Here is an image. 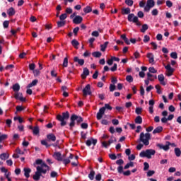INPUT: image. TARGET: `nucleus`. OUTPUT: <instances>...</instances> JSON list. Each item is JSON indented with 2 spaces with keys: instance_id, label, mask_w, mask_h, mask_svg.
Masks as SVG:
<instances>
[{
  "instance_id": "obj_37",
  "label": "nucleus",
  "mask_w": 181,
  "mask_h": 181,
  "mask_svg": "<svg viewBox=\"0 0 181 181\" xmlns=\"http://www.w3.org/2000/svg\"><path fill=\"white\" fill-rule=\"evenodd\" d=\"M129 168H134V162L130 161L124 167V169H129Z\"/></svg>"
},
{
  "instance_id": "obj_1",
  "label": "nucleus",
  "mask_w": 181,
  "mask_h": 181,
  "mask_svg": "<svg viewBox=\"0 0 181 181\" xmlns=\"http://www.w3.org/2000/svg\"><path fill=\"white\" fill-rule=\"evenodd\" d=\"M147 133L141 132L139 136V142H142L145 146H148L149 145V141H151V134L149 132H152L153 131V127L150 126L146 129Z\"/></svg>"
},
{
  "instance_id": "obj_21",
  "label": "nucleus",
  "mask_w": 181,
  "mask_h": 181,
  "mask_svg": "<svg viewBox=\"0 0 181 181\" xmlns=\"http://www.w3.org/2000/svg\"><path fill=\"white\" fill-rule=\"evenodd\" d=\"M122 15H131V8L129 7L122 8Z\"/></svg>"
},
{
  "instance_id": "obj_30",
  "label": "nucleus",
  "mask_w": 181,
  "mask_h": 181,
  "mask_svg": "<svg viewBox=\"0 0 181 181\" xmlns=\"http://www.w3.org/2000/svg\"><path fill=\"white\" fill-rule=\"evenodd\" d=\"M94 176H95V171L92 170L88 175L90 180H94Z\"/></svg>"
},
{
  "instance_id": "obj_19",
  "label": "nucleus",
  "mask_w": 181,
  "mask_h": 181,
  "mask_svg": "<svg viewBox=\"0 0 181 181\" xmlns=\"http://www.w3.org/2000/svg\"><path fill=\"white\" fill-rule=\"evenodd\" d=\"M158 81H160L162 86H166V82L165 81V76L163 74H160L158 76Z\"/></svg>"
},
{
  "instance_id": "obj_7",
  "label": "nucleus",
  "mask_w": 181,
  "mask_h": 181,
  "mask_svg": "<svg viewBox=\"0 0 181 181\" xmlns=\"http://www.w3.org/2000/svg\"><path fill=\"white\" fill-rule=\"evenodd\" d=\"M83 97L91 95V86L90 84L86 85V87L83 89Z\"/></svg>"
},
{
  "instance_id": "obj_59",
  "label": "nucleus",
  "mask_w": 181,
  "mask_h": 181,
  "mask_svg": "<svg viewBox=\"0 0 181 181\" xmlns=\"http://www.w3.org/2000/svg\"><path fill=\"white\" fill-rule=\"evenodd\" d=\"M149 40H151L149 35H145L144 38V43H147V42H149Z\"/></svg>"
},
{
  "instance_id": "obj_38",
  "label": "nucleus",
  "mask_w": 181,
  "mask_h": 181,
  "mask_svg": "<svg viewBox=\"0 0 181 181\" xmlns=\"http://www.w3.org/2000/svg\"><path fill=\"white\" fill-rule=\"evenodd\" d=\"M175 156L179 158L181 155V151H180V148H175Z\"/></svg>"
},
{
  "instance_id": "obj_45",
  "label": "nucleus",
  "mask_w": 181,
  "mask_h": 181,
  "mask_svg": "<svg viewBox=\"0 0 181 181\" xmlns=\"http://www.w3.org/2000/svg\"><path fill=\"white\" fill-rule=\"evenodd\" d=\"M60 21H64L65 19H67V13H63L61 16H59Z\"/></svg>"
},
{
  "instance_id": "obj_50",
  "label": "nucleus",
  "mask_w": 181,
  "mask_h": 181,
  "mask_svg": "<svg viewBox=\"0 0 181 181\" xmlns=\"http://www.w3.org/2000/svg\"><path fill=\"white\" fill-rule=\"evenodd\" d=\"M8 138V135L7 134H2L0 136V144L1 142H2V141H5V139H6Z\"/></svg>"
},
{
  "instance_id": "obj_24",
  "label": "nucleus",
  "mask_w": 181,
  "mask_h": 181,
  "mask_svg": "<svg viewBox=\"0 0 181 181\" xmlns=\"http://www.w3.org/2000/svg\"><path fill=\"white\" fill-rule=\"evenodd\" d=\"M16 11H15V8H13V7H11L10 8H8L7 10V14L8 15V16H13V15H15Z\"/></svg>"
},
{
  "instance_id": "obj_55",
  "label": "nucleus",
  "mask_w": 181,
  "mask_h": 181,
  "mask_svg": "<svg viewBox=\"0 0 181 181\" xmlns=\"http://www.w3.org/2000/svg\"><path fill=\"white\" fill-rule=\"evenodd\" d=\"M117 69H118V65L117 64H114L113 66L110 68L111 71H117Z\"/></svg>"
},
{
  "instance_id": "obj_62",
  "label": "nucleus",
  "mask_w": 181,
  "mask_h": 181,
  "mask_svg": "<svg viewBox=\"0 0 181 181\" xmlns=\"http://www.w3.org/2000/svg\"><path fill=\"white\" fill-rule=\"evenodd\" d=\"M51 76L52 77H57V72L54 71V69L51 71Z\"/></svg>"
},
{
  "instance_id": "obj_6",
  "label": "nucleus",
  "mask_w": 181,
  "mask_h": 181,
  "mask_svg": "<svg viewBox=\"0 0 181 181\" xmlns=\"http://www.w3.org/2000/svg\"><path fill=\"white\" fill-rule=\"evenodd\" d=\"M127 21L129 22H133V23H136V26H141L142 24L139 22V19L138 16H135L134 13L129 14L127 16Z\"/></svg>"
},
{
  "instance_id": "obj_8",
  "label": "nucleus",
  "mask_w": 181,
  "mask_h": 181,
  "mask_svg": "<svg viewBox=\"0 0 181 181\" xmlns=\"http://www.w3.org/2000/svg\"><path fill=\"white\" fill-rule=\"evenodd\" d=\"M14 98L16 100H20L22 103H25V101H26V98H23L22 93L19 92H15Z\"/></svg>"
},
{
  "instance_id": "obj_40",
  "label": "nucleus",
  "mask_w": 181,
  "mask_h": 181,
  "mask_svg": "<svg viewBox=\"0 0 181 181\" xmlns=\"http://www.w3.org/2000/svg\"><path fill=\"white\" fill-rule=\"evenodd\" d=\"M91 11H93V9L90 7V6H87L83 8V12H85V13H90Z\"/></svg>"
},
{
  "instance_id": "obj_52",
  "label": "nucleus",
  "mask_w": 181,
  "mask_h": 181,
  "mask_svg": "<svg viewBox=\"0 0 181 181\" xmlns=\"http://www.w3.org/2000/svg\"><path fill=\"white\" fill-rule=\"evenodd\" d=\"M109 88H110V91L112 93L113 91H115L116 86L114 84H110Z\"/></svg>"
},
{
  "instance_id": "obj_57",
  "label": "nucleus",
  "mask_w": 181,
  "mask_h": 181,
  "mask_svg": "<svg viewBox=\"0 0 181 181\" xmlns=\"http://www.w3.org/2000/svg\"><path fill=\"white\" fill-rule=\"evenodd\" d=\"M6 125H7L8 127H10L11 125H12V119H7L6 120Z\"/></svg>"
},
{
  "instance_id": "obj_18",
  "label": "nucleus",
  "mask_w": 181,
  "mask_h": 181,
  "mask_svg": "<svg viewBox=\"0 0 181 181\" xmlns=\"http://www.w3.org/2000/svg\"><path fill=\"white\" fill-rule=\"evenodd\" d=\"M74 62L75 63H78L79 66H83L84 65V59H79L78 57H75L74 58Z\"/></svg>"
},
{
  "instance_id": "obj_11",
  "label": "nucleus",
  "mask_w": 181,
  "mask_h": 181,
  "mask_svg": "<svg viewBox=\"0 0 181 181\" xmlns=\"http://www.w3.org/2000/svg\"><path fill=\"white\" fill-rule=\"evenodd\" d=\"M165 69H166V70L168 71L166 76H168V77H170V76H173V72L175 71V69L172 68V66H170V64H167L165 66Z\"/></svg>"
},
{
  "instance_id": "obj_15",
  "label": "nucleus",
  "mask_w": 181,
  "mask_h": 181,
  "mask_svg": "<svg viewBox=\"0 0 181 181\" xmlns=\"http://www.w3.org/2000/svg\"><path fill=\"white\" fill-rule=\"evenodd\" d=\"M81 22H83V17L81 16H76L73 19V23H75V25H80Z\"/></svg>"
},
{
  "instance_id": "obj_63",
  "label": "nucleus",
  "mask_w": 181,
  "mask_h": 181,
  "mask_svg": "<svg viewBox=\"0 0 181 181\" xmlns=\"http://www.w3.org/2000/svg\"><path fill=\"white\" fill-rule=\"evenodd\" d=\"M57 172L56 171H52L50 174L51 177H57Z\"/></svg>"
},
{
  "instance_id": "obj_3",
  "label": "nucleus",
  "mask_w": 181,
  "mask_h": 181,
  "mask_svg": "<svg viewBox=\"0 0 181 181\" xmlns=\"http://www.w3.org/2000/svg\"><path fill=\"white\" fill-rule=\"evenodd\" d=\"M37 170L35 173V175L33 176V180H40V177H45L43 175L47 173V170L42 168V167L37 166L36 168Z\"/></svg>"
},
{
  "instance_id": "obj_22",
  "label": "nucleus",
  "mask_w": 181,
  "mask_h": 181,
  "mask_svg": "<svg viewBox=\"0 0 181 181\" xmlns=\"http://www.w3.org/2000/svg\"><path fill=\"white\" fill-rule=\"evenodd\" d=\"M37 83H39V81L37 79L33 80L30 83H29L27 86V88H30L32 87H35V86L37 85Z\"/></svg>"
},
{
  "instance_id": "obj_54",
  "label": "nucleus",
  "mask_w": 181,
  "mask_h": 181,
  "mask_svg": "<svg viewBox=\"0 0 181 181\" xmlns=\"http://www.w3.org/2000/svg\"><path fill=\"white\" fill-rule=\"evenodd\" d=\"M148 71H149V73H153V74L158 73V71L156 69H155L154 67L148 68Z\"/></svg>"
},
{
  "instance_id": "obj_53",
  "label": "nucleus",
  "mask_w": 181,
  "mask_h": 181,
  "mask_svg": "<svg viewBox=\"0 0 181 181\" xmlns=\"http://www.w3.org/2000/svg\"><path fill=\"white\" fill-rule=\"evenodd\" d=\"M35 69H36V65L35 64H29V69L34 71Z\"/></svg>"
},
{
  "instance_id": "obj_36",
  "label": "nucleus",
  "mask_w": 181,
  "mask_h": 181,
  "mask_svg": "<svg viewBox=\"0 0 181 181\" xmlns=\"http://www.w3.org/2000/svg\"><path fill=\"white\" fill-rule=\"evenodd\" d=\"M41 145H43L46 148H50V146H52V144H48L47 141L46 140H42Z\"/></svg>"
},
{
  "instance_id": "obj_33",
  "label": "nucleus",
  "mask_w": 181,
  "mask_h": 181,
  "mask_svg": "<svg viewBox=\"0 0 181 181\" xmlns=\"http://www.w3.org/2000/svg\"><path fill=\"white\" fill-rule=\"evenodd\" d=\"M146 5L151 8H153V6H155V1L154 0H147Z\"/></svg>"
},
{
  "instance_id": "obj_9",
  "label": "nucleus",
  "mask_w": 181,
  "mask_h": 181,
  "mask_svg": "<svg viewBox=\"0 0 181 181\" xmlns=\"http://www.w3.org/2000/svg\"><path fill=\"white\" fill-rule=\"evenodd\" d=\"M52 156L56 159V160H58V162H62L63 160V158H66V156H62V153L60 152L54 153Z\"/></svg>"
},
{
  "instance_id": "obj_27",
  "label": "nucleus",
  "mask_w": 181,
  "mask_h": 181,
  "mask_svg": "<svg viewBox=\"0 0 181 181\" xmlns=\"http://www.w3.org/2000/svg\"><path fill=\"white\" fill-rule=\"evenodd\" d=\"M148 29H149V26L148 25V24H144L141 26V29L140 30V31L141 32V33H145V32H146Z\"/></svg>"
},
{
  "instance_id": "obj_49",
  "label": "nucleus",
  "mask_w": 181,
  "mask_h": 181,
  "mask_svg": "<svg viewBox=\"0 0 181 181\" xmlns=\"http://www.w3.org/2000/svg\"><path fill=\"white\" fill-rule=\"evenodd\" d=\"M152 77H153V74H150L149 72L147 73V78L150 80V81H154L155 79H153Z\"/></svg>"
},
{
  "instance_id": "obj_32",
  "label": "nucleus",
  "mask_w": 181,
  "mask_h": 181,
  "mask_svg": "<svg viewBox=\"0 0 181 181\" xmlns=\"http://www.w3.org/2000/svg\"><path fill=\"white\" fill-rule=\"evenodd\" d=\"M108 41H106L104 45H100V50L101 52H104L106 49H107V47L108 46Z\"/></svg>"
},
{
  "instance_id": "obj_25",
  "label": "nucleus",
  "mask_w": 181,
  "mask_h": 181,
  "mask_svg": "<svg viewBox=\"0 0 181 181\" xmlns=\"http://www.w3.org/2000/svg\"><path fill=\"white\" fill-rule=\"evenodd\" d=\"M147 58L149 59V63H153L155 62L153 54L151 52L147 54Z\"/></svg>"
},
{
  "instance_id": "obj_51",
  "label": "nucleus",
  "mask_w": 181,
  "mask_h": 181,
  "mask_svg": "<svg viewBox=\"0 0 181 181\" xmlns=\"http://www.w3.org/2000/svg\"><path fill=\"white\" fill-rule=\"evenodd\" d=\"M153 175H155V170H148L147 172V176L148 177H151V176H153Z\"/></svg>"
},
{
  "instance_id": "obj_13",
  "label": "nucleus",
  "mask_w": 181,
  "mask_h": 181,
  "mask_svg": "<svg viewBox=\"0 0 181 181\" xmlns=\"http://www.w3.org/2000/svg\"><path fill=\"white\" fill-rule=\"evenodd\" d=\"M47 142H56V135L53 133H50L47 135Z\"/></svg>"
},
{
  "instance_id": "obj_48",
  "label": "nucleus",
  "mask_w": 181,
  "mask_h": 181,
  "mask_svg": "<svg viewBox=\"0 0 181 181\" xmlns=\"http://www.w3.org/2000/svg\"><path fill=\"white\" fill-rule=\"evenodd\" d=\"M126 80L127 81H128L129 83H132V81H134V78H132V76L131 75H128L126 77Z\"/></svg>"
},
{
  "instance_id": "obj_17",
  "label": "nucleus",
  "mask_w": 181,
  "mask_h": 181,
  "mask_svg": "<svg viewBox=\"0 0 181 181\" xmlns=\"http://www.w3.org/2000/svg\"><path fill=\"white\" fill-rule=\"evenodd\" d=\"M23 172H24V176L27 179H29V177H30V173L32 172V169L28 168H24Z\"/></svg>"
},
{
  "instance_id": "obj_23",
  "label": "nucleus",
  "mask_w": 181,
  "mask_h": 181,
  "mask_svg": "<svg viewBox=\"0 0 181 181\" xmlns=\"http://www.w3.org/2000/svg\"><path fill=\"white\" fill-rule=\"evenodd\" d=\"M162 131H163V127L162 126H158L153 131V134H160Z\"/></svg>"
},
{
  "instance_id": "obj_43",
  "label": "nucleus",
  "mask_w": 181,
  "mask_h": 181,
  "mask_svg": "<svg viewBox=\"0 0 181 181\" xmlns=\"http://www.w3.org/2000/svg\"><path fill=\"white\" fill-rule=\"evenodd\" d=\"M151 14L153 15V16H158V15L159 14V11H158V8H154L152 10Z\"/></svg>"
},
{
  "instance_id": "obj_47",
  "label": "nucleus",
  "mask_w": 181,
  "mask_h": 181,
  "mask_svg": "<svg viewBox=\"0 0 181 181\" xmlns=\"http://www.w3.org/2000/svg\"><path fill=\"white\" fill-rule=\"evenodd\" d=\"M135 112H136V114H137V115H141V114H142V108L141 107H136Z\"/></svg>"
},
{
  "instance_id": "obj_29",
  "label": "nucleus",
  "mask_w": 181,
  "mask_h": 181,
  "mask_svg": "<svg viewBox=\"0 0 181 181\" xmlns=\"http://www.w3.org/2000/svg\"><path fill=\"white\" fill-rule=\"evenodd\" d=\"M72 46L74 47H75V49H78V47H77V46H78V45H80V42H78V41H77V40L74 39L71 42Z\"/></svg>"
},
{
  "instance_id": "obj_16",
  "label": "nucleus",
  "mask_w": 181,
  "mask_h": 181,
  "mask_svg": "<svg viewBox=\"0 0 181 181\" xmlns=\"http://www.w3.org/2000/svg\"><path fill=\"white\" fill-rule=\"evenodd\" d=\"M70 159H74V155L73 153H70L69 158H62V162H63L64 165H69L70 163Z\"/></svg>"
},
{
  "instance_id": "obj_28",
  "label": "nucleus",
  "mask_w": 181,
  "mask_h": 181,
  "mask_svg": "<svg viewBox=\"0 0 181 181\" xmlns=\"http://www.w3.org/2000/svg\"><path fill=\"white\" fill-rule=\"evenodd\" d=\"M8 158H9V154L6 153H3L0 155V159H1V160H5L6 159H8Z\"/></svg>"
},
{
  "instance_id": "obj_60",
  "label": "nucleus",
  "mask_w": 181,
  "mask_h": 181,
  "mask_svg": "<svg viewBox=\"0 0 181 181\" xmlns=\"http://www.w3.org/2000/svg\"><path fill=\"white\" fill-rule=\"evenodd\" d=\"M170 57H172V59H177V52H172L170 54Z\"/></svg>"
},
{
  "instance_id": "obj_26",
  "label": "nucleus",
  "mask_w": 181,
  "mask_h": 181,
  "mask_svg": "<svg viewBox=\"0 0 181 181\" xmlns=\"http://www.w3.org/2000/svg\"><path fill=\"white\" fill-rule=\"evenodd\" d=\"M12 88L15 93H17L19 92V90H21V86L19 85V83H16L13 85Z\"/></svg>"
},
{
  "instance_id": "obj_2",
  "label": "nucleus",
  "mask_w": 181,
  "mask_h": 181,
  "mask_svg": "<svg viewBox=\"0 0 181 181\" xmlns=\"http://www.w3.org/2000/svg\"><path fill=\"white\" fill-rule=\"evenodd\" d=\"M57 121H59L61 127H66L67 125V119L70 118V113L69 111L62 112V115H57L56 117Z\"/></svg>"
},
{
  "instance_id": "obj_4",
  "label": "nucleus",
  "mask_w": 181,
  "mask_h": 181,
  "mask_svg": "<svg viewBox=\"0 0 181 181\" xmlns=\"http://www.w3.org/2000/svg\"><path fill=\"white\" fill-rule=\"evenodd\" d=\"M71 122L69 123L70 128H73L76 125V121L77 124H81V122H83L84 119L81 116H78L77 115L73 114L70 117Z\"/></svg>"
},
{
  "instance_id": "obj_64",
  "label": "nucleus",
  "mask_w": 181,
  "mask_h": 181,
  "mask_svg": "<svg viewBox=\"0 0 181 181\" xmlns=\"http://www.w3.org/2000/svg\"><path fill=\"white\" fill-rule=\"evenodd\" d=\"M144 170H148V169H149V164L146 162H145L144 163Z\"/></svg>"
},
{
  "instance_id": "obj_61",
  "label": "nucleus",
  "mask_w": 181,
  "mask_h": 181,
  "mask_svg": "<svg viewBox=\"0 0 181 181\" xmlns=\"http://www.w3.org/2000/svg\"><path fill=\"white\" fill-rule=\"evenodd\" d=\"M156 89L157 90L158 94H162V90H160V86L159 85L156 86Z\"/></svg>"
},
{
  "instance_id": "obj_44",
  "label": "nucleus",
  "mask_w": 181,
  "mask_h": 181,
  "mask_svg": "<svg viewBox=\"0 0 181 181\" xmlns=\"http://www.w3.org/2000/svg\"><path fill=\"white\" fill-rule=\"evenodd\" d=\"M125 4L128 6H132L134 5V0H125Z\"/></svg>"
},
{
  "instance_id": "obj_39",
  "label": "nucleus",
  "mask_w": 181,
  "mask_h": 181,
  "mask_svg": "<svg viewBox=\"0 0 181 181\" xmlns=\"http://www.w3.org/2000/svg\"><path fill=\"white\" fill-rule=\"evenodd\" d=\"M101 52H93L92 53V56L93 57H96V58H100V57H101Z\"/></svg>"
},
{
  "instance_id": "obj_34",
  "label": "nucleus",
  "mask_w": 181,
  "mask_h": 181,
  "mask_svg": "<svg viewBox=\"0 0 181 181\" xmlns=\"http://www.w3.org/2000/svg\"><path fill=\"white\" fill-rule=\"evenodd\" d=\"M57 28H63L66 25V21H60L57 22Z\"/></svg>"
},
{
  "instance_id": "obj_31",
  "label": "nucleus",
  "mask_w": 181,
  "mask_h": 181,
  "mask_svg": "<svg viewBox=\"0 0 181 181\" xmlns=\"http://www.w3.org/2000/svg\"><path fill=\"white\" fill-rule=\"evenodd\" d=\"M135 124H142V117L141 116H137L135 119H134Z\"/></svg>"
},
{
  "instance_id": "obj_46",
  "label": "nucleus",
  "mask_w": 181,
  "mask_h": 181,
  "mask_svg": "<svg viewBox=\"0 0 181 181\" xmlns=\"http://www.w3.org/2000/svg\"><path fill=\"white\" fill-rule=\"evenodd\" d=\"M34 74V77H38V76H40V71L38 69H35L33 71Z\"/></svg>"
},
{
  "instance_id": "obj_41",
  "label": "nucleus",
  "mask_w": 181,
  "mask_h": 181,
  "mask_svg": "<svg viewBox=\"0 0 181 181\" xmlns=\"http://www.w3.org/2000/svg\"><path fill=\"white\" fill-rule=\"evenodd\" d=\"M63 67H67L69 66V59L65 57L62 64Z\"/></svg>"
},
{
  "instance_id": "obj_10",
  "label": "nucleus",
  "mask_w": 181,
  "mask_h": 181,
  "mask_svg": "<svg viewBox=\"0 0 181 181\" xmlns=\"http://www.w3.org/2000/svg\"><path fill=\"white\" fill-rule=\"evenodd\" d=\"M117 172L118 173H123L124 176H131V171L130 170H127L124 172V167L122 165H119L117 168Z\"/></svg>"
},
{
  "instance_id": "obj_35",
  "label": "nucleus",
  "mask_w": 181,
  "mask_h": 181,
  "mask_svg": "<svg viewBox=\"0 0 181 181\" xmlns=\"http://www.w3.org/2000/svg\"><path fill=\"white\" fill-rule=\"evenodd\" d=\"M40 129L39 127L36 126L33 129V135H39Z\"/></svg>"
},
{
  "instance_id": "obj_58",
  "label": "nucleus",
  "mask_w": 181,
  "mask_h": 181,
  "mask_svg": "<svg viewBox=\"0 0 181 181\" xmlns=\"http://www.w3.org/2000/svg\"><path fill=\"white\" fill-rule=\"evenodd\" d=\"M166 6L168 7V8H172V6H173V3H172V1H170V0H168L166 1Z\"/></svg>"
},
{
  "instance_id": "obj_56",
  "label": "nucleus",
  "mask_w": 181,
  "mask_h": 181,
  "mask_svg": "<svg viewBox=\"0 0 181 181\" xmlns=\"http://www.w3.org/2000/svg\"><path fill=\"white\" fill-rule=\"evenodd\" d=\"M109 158L112 159V160H115L117 156L115 153L109 154Z\"/></svg>"
},
{
  "instance_id": "obj_12",
  "label": "nucleus",
  "mask_w": 181,
  "mask_h": 181,
  "mask_svg": "<svg viewBox=\"0 0 181 181\" xmlns=\"http://www.w3.org/2000/svg\"><path fill=\"white\" fill-rule=\"evenodd\" d=\"M98 140L97 139H94L91 137L90 139H88L86 142L87 146H91L93 144V146H95L97 145Z\"/></svg>"
},
{
  "instance_id": "obj_20",
  "label": "nucleus",
  "mask_w": 181,
  "mask_h": 181,
  "mask_svg": "<svg viewBox=\"0 0 181 181\" xmlns=\"http://www.w3.org/2000/svg\"><path fill=\"white\" fill-rule=\"evenodd\" d=\"M87 76H90V71L87 68H83V73L81 75V77L84 80L87 78Z\"/></svg>"
},
{
  "instance_id": "obj_14",
  "label": "nucleus",
  "mask_w": 181,
  "mask_h": 181,
  "mask_svg": "<svg viewBox=\"0 0 181 181\" xmlns=\"http://www.w3.org/2000/svg\"><path fill=\"white\" fill-rule=\"evenodd\" d=\"M105 113V107H101L98 112L97 113L96 118L97 119H101L103 118V115Z\"/></svg>"
},
{
  "instance_id": "obj_5",
  "label": "nucleus",
  "mask_w": 181,
  "mask_h": 181,
  "mask_svg": "<svg viewBox=\"0 0 181 181\" xmlns=\"http://www.w3.org/2000/svg\"><path fill=\"white\" fill-rule=\"evenodd\" d=\"M156 151L153 149H147L146 151H142L139 153L140 158H147L148 159H151L152 156L155 155Z\"/></svg>"
},
{
  "instance_id": "obj_42",
  "label": "nucleus",
  "mask_w": 181,
  "mask_h": 181,
  "mask_svg": "<svg viewBox=\"0 0 181 181\" xmlns=\"http://www.w3.org/2000/svg\"><path fill=\"white\" fill-rule=\"evenodd\" d=\"M170 146V142L167 141L166 145L163 146V151H169Z\"/></svg>"
}]
</instances>
